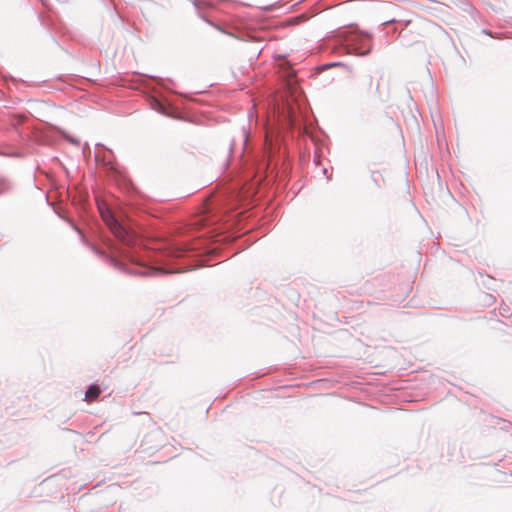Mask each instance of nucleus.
<instances>
[{
	"instance_id": "1",
	"label": "nucleus",
	"mask_w": 512,
	"mask_h": 512,
	"mask_svg": "<svg viewBox=\"0 0 512 512\" xmlns=\"http://www.w3.org/2000/svg\"><path fill=\"white\" fill-rule=\"evenodd\" d=\"M101 216L112 233L122 242L129 244L132 241V233L129 228L120 223L109 210H100Z\"/></svg>"
},
{
	"instance_id": "2",
	"label": "nucleus",
	"mask_w": 512,
	"mask_h": 512,
	"mask_svg": "<svg viewBox=\"0 0 512 512\" xmlns=\"http://www.w3.org/2000/svg\"><path fill=\"white\" fill-rule=\"evenodd\" d=\"M100 394H101V388L98 385L93 384L88 388V390L85 393V401L91 403V402L95 401L99 397Z\"/></svg>"
},
{
	"instance_id": "3",
	"label": "nucleus",
	"mask_w": 512,
	"mask_h": 512,
	"mask_svg": "<svg viewBox=\"0 0 512 512\" xmlns=\"http://www.w3.org/2000/svg\"><path fill=\"white\" fill-rule=\"evenodd\" d=\"M381 177L380 173L377 172V171H373L372 174H371V179L374 183L375 186H379L380 185V181H379V178Z\"/></svg>"
},
{
	"instance_id": "4",
	"label": "nucleus",
	"mask_w": 512,
	"mask_h": 512,
	"mask_svg": "<svg viewBox=\"0 0 512 512\" xmlns=\"http://www.w3.org/2000/svg\"><path fill=\"white\" fill-rule=\"evenodd\" d=\"M376 90H379V83L376 84Z\"/></svg>"
}]
</instances>
